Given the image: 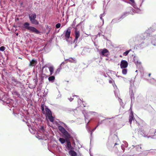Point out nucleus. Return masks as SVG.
Here are the masks:
<instances>
[{
    "mask_svg": "<svg viewBox=\"0 0 156 156\" xmlns=\"http://www.w3.org/2000/svg\"><path fill=\"white\" fill-rule=\"evenodd\" d=\"M113 84V86L114 87H115L114 84Z\"/></svg>",
    "mask_w": 156,
    "mask_h": 156,
    "instance_id": "6e6d98bb",
    "label": "nucleus"
},
{
    "mask_svg": "<svg viewBox=\"0 0 156 156\" xmlns=\"http://www.w3.org/2000/svg\"><path fill=\"white\" fill-rule=\"evenodd\" d=\"M129 93L130 95V97L131 98L132 101L133 99H134V94L133 93V90H130L129 91Z\"/></svg>",
    "mask_w": 156,
    "mask_h": 156,
    "instance_id": "f3484780",
    "label": "nucleus"
},
{
    "mask_svg": "<svg viewBox=\"0 0 156 156\" xmlns=\"http://www.w3.org/2000/svg\"><path fill=\"white\" fill-rule=\"evenodd\" d=\"M60 69H58L56 71V73H59L60 71Z\"/></svg>",
    "mask_w": 156,
    "mask_h": 156,
    "instance_id": "ea45409f",
    "label": "nucleus"
},
{
    "mask_svg": "<svg viewBox=\"0 0 156 156\" xmlns=\"http://www.w3.org/2000/svg\"><path fill=\"white\" fill-rule=\"evenodd\" d=\"M44 67H48L50 72V75H52L53 73L54 69V67L53 66H48V65L47 64L44 66L43 67V68Z\"/></svg>",
    "mask_w": 156,
    "mask_h": 156,
    "instance_id": "6e6552de",
    "label": "nucleus"
},
{
    "mask_svg": "<svg viewBox=\"0 0 156 156\" xmlns=\"http://www.w3.org/2000/svg\"><path fill=\"white\" fill-rule=\"evenodd\" d=\"M99 51L100 55L107 56L108 55V51L107 49L105 48L100 49Z\"/></svg>",
    "mask_w": 156,
    "mask_h": 156,
    "instance_id": "39448f33",
    "label": "nucleus"
},
{
    "mask_svg": "<svg viewBox=\"0 0 156 156\" xmlns=\"http://www.w3.org/2000/svg\"><path fill=\"white\" fill-rule=\"evenodd\" d=\"M66 148L67 150L70 151L73 150L74 148L72 146L69 140H67L66 143Z\"/></svg>",
    "mask_w": 156,
    "mask_h": 156,
    "instance_id": "20e7f679",
    "label": "nucleus"
},
{
    "mask_svg": "<svg viewBox=\"0 0 156 156\" xmlns=\"http://www.w3.org/2000/svg\"><path fill=\"white\" fill-rule=\"evenodd\" d=\"M117 144H117L116 143H115V144L114 146H115L116 145H117Z\"/></svg>",
    "mask_w": 156,
    "mask_h": 156,
    "instance_id": "3c124183",
    "label": "nucleus"
},
{
    "mask_svg": "<svg viewBox=\"0 0 156 156\" xmlns=\"http://www.w3.org/2000/svg\"><path fill=\"white\" fill-rule=\"evenodd\" d=\"M68 61L71 62H73V59L71 58V59H69L67 60Z\"/></svg>",
    "mask_w": 156,
    "mask_h": 156,
    "instance_id": "e433bc0d",
    "label": "nucleus"
},
{
    "mask_svg": "<svg viewBox=\"0 0 156 156\" xmlns=\"http://www.w3.org/2000/svg\"><path fill=\"white\" fill-rule=\"evenodd\" d=\"M104 16V14H102L100 15V19L103 21V22H104V20L102 19V17Z\"/></svg>",
    "mask_w": 156,
    "mask_h": 156,
    "instance_id": "2f4dec72",
    "label": "nucleus"
},
{
    "mask_svg": "<svg viewBox=\"0 0 156 156\" xmlns=\"http://www.w3.org/2000/svg\"><path fill=\"white\" fill-rule=\"evenodd\" d=\"M5 48L4 46H1L0 47V50L2 51H3L5 50Z\"/></svg>",
    "mask_w": 156,
    "mask_h": 156,
    "instance_id": "7c9ffc66",
    "label": "nucleus"
},
{
    "mask_svg": "<svg viewBox=\"0 0 156 156\" xmlns=\"http://www.w3.org/2000/svg\"><path fill=\"white\" fill-rule=\"evenodd\" d=\"M36 17V16L35 13H31L29 15V18L30 21L35 19Z\"/></svg>",
    "mask_w": 156,
    "mask_h": 156,
    "instance_id": "ddd939ff",
    "label": "nucleus"
},
{
    "mask_svg": "<svg viewBox=\"0 0 156 156\" xmlns=\"http://www.w3.org/2000/svg\"><path fill=\"white\" fill-rule=\"evenodd\" d=\"M130 0V1H133V0Z\"/></svg>",
    "mask_w": 156,
    "mask_h": 156,
    "instance_id": "052dcab7",
    "label": "nucleus"
},
{
    "mask_svg": "<svg viewBox=\"0 0 156 156\" xmlns=\"http://www.w3.org/2000/svg\"><path fill=\"white\" fill-rule=\"evenodd\" d=\"M30 24L26 22L24 23L23 25L24 28L29 30L31 31L32 32L36 34H39L40 32L34 27L29 26Z\"/></svg>",
    "mask_w": 156,
    "mask_h": 156,
    "instance_id": "f03ea898",
    "label": "nucleus"
},
{
    "mask_svg": "<svg viewBox=\"0 0 156 156\" xmlns=\"http://www.w3.org/2000/svg\"><path fill=\"white\" fill-rule=\"evenodd\" d=\"M63 62H62V63L61 64V66L62 65V64H63Z\"/></svg>",
    "mask_w": 156,
    "mask_h": 156,
    "instance_id": "4d7b16f0",
    "label": "nucleus"
},
{
    "mask_svg": "<svg viewBox=\"0 0 156 156\" xmlns=\"http://www.w3.org/2000/svg\"><path fill=\"white\" fill-rule=\"evenodd\" d=\"M128 64L127 61L122 60H121L120 64V67L121 69L126 68L128 66Z\"/></svg>",
    "mask_w": 156,
    "mask_h": 156,
    "instance_id": "423d86ee",
    "label": "nucleus"
},
{
    "mask_svg": "<svg viewBox=\"0 0 156 156\" xmlns=\"http://www.w3.org/2000/svg\"><path fill=\"white\" fill-rule=\"evenodd\" d=\"M71 34V30L68 28L66 30L64 31L63 34L64 35V39L68 42V44H71L72 43V37H70Z\"/></svg>",
    "mask_w": 156,
    "mask_h": 156,
    "instance_id": "f257e3e1",
    "label": "nucleus"
},
{
    "mask_svg": "<svg viewBox=\"0 0 156 156\" xmlns=\"http://www.w3.org/2000/svg\"><path fill=\"white\" fill-rule=\"evenodd\" d=\"M69 154L71 156H77L76 153L73 150H71L69 151Z\"/></svg>",
    "mask_w": 156,
    "mask_h": 156,
    "instance_id": "2eb2a0df",
    "label": "nucleus"
},
{
    "mask_svg": "<svg viewBox=\"0 0 156 156\" xmlns=\"http://www.w3.org/2000/svg\"><path fill=\"white\" fill-rule=\"evenodd\" d=\"M16 36H18V33H16Z\"/></svg>",
    "mask_w": 156,
    "mask_h": 156,
    "instance_id": "864d4df0",
    "label": "nucleus"
},
{
    "mask_svg": "<svg viewBox=\"0 0 156 156\" xmlns=\"http://www.w3.org/2000/svg\"><path fill=\"white\" fill-rule=\"evenodd\" d=\"M104 120H101V121H100V122H99L98 123V124L97 125V126H98L100 125V124H101L102 123H103V121H104Z\"/></svg>",
    "mask_w": 156,
    "mask_h": 156,
    "instance_id": "c9c22d12",
    "label": "nucleus"
},
{
    "mask_svg": "<svg viewBox=\"0 0 156 156\" xmlns=\"http://www.w3.org/2000/svg\"><path fill=\"white\" fill-rule=\"evenodd\" d=\"M129 121L130 124H131L132 121L135 122L134 120V118L132 112H131L129 116Z\"/></svg>",
    "mask_w": 156,
    "mask_h": 156,
    "instance_id": "9d476101",
    "label": "nucleus"
},
{
    "mask_svg": "<svg viewBox=\"0 0 156 156\" xmlns=\"http://www.w3.org/2000/svg\"><path fill=\"white\" fill-rule=\"evenodd\" d=\"M127 71L126 69L124 68L122 69V73L123 74H126L127 73Z\"/></svg>",
    "mask_w": 156,
    "mask_h": 156,
    "instance_id": "c85d7f7f",
    "label": "nucleus"
},
{
    "mask_svg": "<svg viewBox=\"0 0 156 156\" xmlns=\"http://www.w3.org/2000/svg\"><path fill=\"white\" fill-rule=\"evenodd\" d=\"M151 73H149L148 75V76H151Z\"/></svg>",
    "mask_w": 156,
    "mask_h": 156,
    "instance_id": "603ef678",
    "label": "nucleus"
},
{
    "mask_svg": "<svg viewBox=\"0 0 156 156\" xmlns=\"http://www.w3.org/2000/svg\"><path fill=\"white\" fill-rule=\"evenodd\" d=\"M144 154H145V156L147 155V152H145Z\"/></svg>",
    "mask_w": 156,
    "mask_h": 156,
    "instance_id": "8fccbe9b",
    "label": "nucleus"
},
{
    "mask_svg": "<svg viewBox=\"0 0 156 156\" xmlns=\"http://www.w3.org/2000/svg\"><path fill=\"white\" fill-rule=\"evenodd\" d=\"M30 21L31 23L33 24L36 25H38L39 24V22L37 20H35V19H34V20H33Z\"/></svg>",
    "mask_w": 156,
    "mask_h": 156,
    "instance_id": "6ab92c4d",
    "label": "nucleus"
},
{
    "mask_svg": "<svg viewBox=\"0 0 156 156\" xmlns=\"http://www.w3.org/2000/svg\"><path fill=\"white\" fill-rule=\"evenodd\" d=\"M55 78L54 76H51L48 77V79L49 81H53L55 80Z\"/></svg>",
    "mask_w": 156,
    "mask_h": 156,
    "instance_id": "5701e85b",
    "label": "nucleus"
},
{
    "mask_svg": "<svg viewBox=\"0 0 156 156\" xmlns=\"http://www.w3.org/2000/svg\"><path fill=\"white\" fill-rule=\"evenodd\" d=\"M125 14H126V13H124V15H122V16L120 18V19H121V18H124V17L125 16H124V15H125Z\"/></svg>",
    "mask_w": 156,
    "mask_h": 156,
    "instance_id": "a18cd8bd",
    "label": "nucleus"
},
{
    "mask_svg": "<svg viewBox=\"0 0 156 156\" xmlns=\"http://www.w3.org/2000/svg\"><path fill=\"white\" fill-rule=\"evenodd\" d=\"M37 63V61L36 60L32 59L30 61L29 66H35Z\"/></svg>",
    "mask_w": 156,
    "mask_h": 156,
    "instance_id": "4468645a",
    "label": "nucleus"
},
{
    "mask_svg": "<svg viewBox=\"0 0 156 156\" xmlns=\"http://www.w3.org/2000/svg\"><path fill=\"white\" fill-rule=\"evenodd\" d=\"M131 2V5L135 9H133V12L139 13L140 12V10L138 9L136 6V3L134 2V0L130 1Z\"/></svg>",
    "mask_w": 156,
    "mask_h": 156,
    "instance_id": "7ed1b4c3",
    "label": "nucleus"
},
{
    "mask_svg": "<svg viewBox=\"0 0 156 156\" xmlns=\"http://www.w3.org/2000/svg\"><path fill=\"white\" fill-rule=\"evenodd\" d=\"M109 82L110 83H114V81L113 80H109Z\"/></svg>",
    "mask_w": 156,
    "mask_h": 156,
    "instance_id": "4c0bfd02",
    "label": "nucleus"
},
{
    "mask_svg": "<svg viewBox=\"0 0 156 156\" xmlns=\"http://www.w3.org/2000/svg\"><path fill=\"white\" fill-rule=\"evenodd\" d=\"M136 150L139 151H140V150L141 149V147L139 145H137L136 146Z\"/></svg>",
    "mask_w": 156,
    "mask_h": 156,
    "instance_id": "bb28decb",
    "label": "nucleus"
},
{
    "mask_svg": "<svg viewBox=\"0 0 156 156\" xmlns=\"http://www.w3.org/2000/svg\"><path fill=\"white\" fill-rule=\"evenodd\" d=\"M59 140L61 142L62 144H63L65 142L66 143V140L63 139L62 138H60L59 139Z\"/></svg>",
    "mask_w": 156,
    "mask_h": 156,
    "instance_id": "a211bd4d",
    "label": "nucleus"
},
{
    "mask_svg": "<svg viewBox=\"0 0 156 156\" xmlns=\"http://www.w3.org/2000/svg\"><path fill=\"white\" fill-rule=\"evenodd\" d=\"M144 132L146 134L148 135L149 134L147 132H146L145 131H144Z\"/></svg>",
    "mask_w": 156,
    "mask_h": 156,
    "instance_id": "de8ad7c7",
    "label": "nucleus"
},
{
    "mask_svg": "<svg viewBox=\"0 0 156 156\" xmlns=\"http://www.w3.org/2000/svg\"><path fill=\"white\" fill-rule=\"evenodd\" d=\"M48 119L51 122H53L54 121V118L52 116V115H50V116H48Z\"/></svg>",
    "mask_w": 156,
    "mask_h": 156,
    "instance_id": "b1692460",
    "label": "nucleus"
},
{
    "mask_svg": "<svg viewBox=\"0 0 156 156\" xmlns=\"http://www.w3.org/2000/svg\"><path fill=\"white\" fill-rule=\"evenodd\" d=\"M124 142H125V147H127V142H126V141H125Z\"/></svg>",
    "mask_w": 156,
    "mask_h": 156,
    "instance_id": "37998d69",
    "label": "nucleus"
},
{
    "mask_svg": "<svg viewBox=\"0 0 156 156\" xmlns=\"http://www.w3.org/2000/svg\"><path fill=\"white\" fill-rule=\"evenodd\" d=\"M27 125L29 127L31 128L32 129H33L32 128L31 126L30 125H29V123H27Z\"/></svg>",
    "mask_w": 156,
    "mask_h": 156,
    "instance_id": "58836bf2",
    "label": "nucleus"
},
{
    "mask_svg": "<svg viewBox=\"0 0 156 156\" xmlns=\"http://www.w3.org/2000/svg\"><path fill=\"white\" fill-rule=\"evenodd\" d=\"M89 122V121L87 122V124H86V128L87 129H88V124Z\"/></svg>",
    "mask_w": 156,
    "mask_h": 156,
    "instance_id": "a19ab883",
    "label": "nucleus"
},
{
    "mask_svg": "<svg viewBox=\"0 0 156 156\" xmlns=\"http://www.w3.org/2000/svg\"><path fill=\"white\" fill-rule=\"evenodd\" d=\"M45 110L46 111L47 114L48 116L51 115V112L49 109L48 108H46Z\"/></svg>",
    "mask_w": 156,
    "mask_h": 156,
    "instance_id": "4be33fe9",
    "label": "nucleus"
},
{
    "mask_svg": "<svg viewBox=\"0 0 156 156\" xmlns=\"http://www.w3.org/2000/svg\"><path fill=\"white\" fill-rule=\"evenodd\" d=\"M19 82L14 77H12L11 78V83L13 85H16Z\"/></svg>",
    "mask_w": 156,
    "mask_h": 156,
    "instance_id": "f8f14e48",
    "label": "nucleus"
},
{
    "mask_svg": "<svg viewBox=\"0 0 156 156\" xmlns=\"http://www.w3.org/2000/svg\"><path fill=\"white\" fill-rule=\"evenodd\" d=\"M61 24L60 23H58L56 25L55 27L57 28H58L60 27Z\"/></svg>",
    "mask_w": 156,
    "mask_h": 156,
    "instance_id": "c756f323",
    "label": "nucleus"
},
{
    "mask_svg": "<svg viewBox=\"0 0 156 156\" xmlns=\"http://www.w3.org/2000/svg\"><path fill=\"white\" fill-rule=\"evenodd\" d=\"M7 96L6 95H4L1 99H0L2 101L6 104L9 103V101L8 100V98L7 97Z\"/></svg>",
    "mask_w": 156,
    "mask_h": 156,
    "instance_id": "1a4fd4ad",
    "label": "nucleus"
},
{
    "mask_svg": "<svg viewBox=\"0 0 156 156\" xmlns=\"http://www.w3.org/2000/svg\"><path fill=\"white\" fill-rule=\"evenodd\" d=\"M130 51H131V50H130L129 51H127L125 52H124L123 53V55L125 56H126L128 54Z\"/></svg>",
    "mask_w": 156,
    "mask_h": 156,
    "instance_id": "cd10ccee",
    "label": "nucleus"
},
{
    "mask_svg": "<svg viewBox=\"0 0 156 156\" xmlns=\"http://www.w3.org/2000/svg\"><path fill=\"white\" fill-rule=\"evenodd\" d=\"M46 28L48 30H49V31H50L51 30V27L49 26H47Z\"/></svg>",
    "mask_w": 156,
    "mask_h": 156,
    "instance_id": "72a5a7b5",
    "label": "nucleus"
},
{
    "mask_svg": "<svg viewBox=\"0 0 156 156\" xmlns=\"http://www.w3.org/2000/svg\"><path fill=\"white\" fill-rule=\"evenodd\" d=\"M75 38L74 41H76L77 40L78 38L80 36V32L79 31L77 30L76 29L75 30Z\"/></svg>",
    "mask_w": 156,
    "mask_h": 156,
    "instance_id": "9b49d317",
    "label": "nucleus"
},
{
    "mask_svg": "<svg viewBox=\"0 0 156 156\" xmlns=\"http://www.w3.org/2000/svg\"><path fill=\"white\" fill-rule=\"evenodd\" d=\"M44 109V108H42V110H43Z\"/></svg>",
    "mask_w": 156,
    "mask_h": 156,
    "instance_id": "5fc2aeb1",
    "label": "nucleus"
},
{
    "mask_svg": "<svg viewBox=\"0 0 156 156\" xmlns=\"http://www.w3.org/2000/svg\"><path fill=\"white\" fill-rule=\"evenodd\" d=\"M123 148V147H122V149H123V148Z\"/></svg>",
    "mask_w": 156,
    "mask_h": 156,
    "instance_id": "13d9d810",
    "label": "nucleus"
},
{
    "mask_svg": "<svg viewBox=\"0 0 156 156\" xmlns=\"http://www.w3.org/2000/svg\"><path fill=\"white\" fill-rule=\"evenodd\" d=\"M89 50L88 48H84L83 50L82 53H83V54H84L85 53H86V52H89Z\"/></svg>",
    "mask_w": 156,
    "mask_h": 156,
    "instance_id": "393cba45",
    "label": "nucleus"
},
{
    "mask_svg": "<svg viewBox=\"0 0 156 156\" xmlns=\"http://www.w3.org/2000/svg\"><path fill=\"white\" fill-rule=\"evenodd\" d=\"M63 136L65 138L66 140H68L71 138V136L68 132L66 130L62 133Z\"/></svg>",
    "mask_w": 156,
    "mask_h": 156,
    "instance_id": "0eeeda50",
    "label": "nucleus"
},
{
    "mask_svg": "<svg viewBox=\"0 0 156 156\" xmlns=\"http://www.w3.org/2000/svg\"><path fill=\"white\" fill-rule=\"evenodd\" d=\"M151 136H149L148 137V138H149V137H150Z\"/></svg>",
    "mask_w": 156,
    "mask_h": 156,
    "instance_id": "bf43d9fd",
    "label": "nucleus"
},
{
    "mask_svg": "<svg viewBox=\"0 0 156 156\" xmlns=\"http://www.w3.org/2000/svg\"><path fill=\"white\" fill-rule=\"evenodd\" d=\"M69 99L70 101H72V100H73V98H69Z\"/></svg>",
    "mask_w": 156,
    "mask_h": 156,
    "instance_id": "79ce46f5",
    "label": "nucleus"
},
{
    "mask_svg": "<svg viewBox=\"0 0 156 156\" xmlns=\"http://www.w3.org/2000/svg\"><path fill=\"white\" fill-rule=\"evenodd\" d=\"M135 58H136V57H134V62H135V63L136 64H138V61L137 60H136L135 59Z\"/></svg>",
    "mask_w": 156,
    "mask_h": 156,
    "instance_id": "f704fd0d",
    "label": "nucleus"
},
{
    "mask_svg": "<svg viewBox=\"0 0 156 156\" xmlns=\"http://www.w3.org/2000/svg\"><path fill=\"white\" fill-rule=\"evenodd\" d=\"M58 128L62 133L66 130L63 127L61 126H58Z\"/></svg>",
    "mask_w": 156,
    "mask_h": 156,
    "instance_id": "dca6fc26",
    "label": "nucleus"
},
{
    "mask_svg": "<svg viewBox=\"0 0 156 156\" xmlns=\"http://www.w3.org/2000/svg\"><path fill=\"white\" fill-rule=\"evenodd\" d=\"M44 127L42 126H40V128H39V131L41 133H42L44 132Z\"/></svg>",
    "mask_w": 156,
    "mask_h": 156,
    "instance_id": "a878e982",
    "label": "nucleus"
},
{
    "mask_svg": "<svg viewBox=\"0 0 156 156\" xmlns=\"http://www.w3.org/2000/svg\"><path fill=\"white\" fill-rule=\"evenodd\" d=\"M135 122H136V124L137 125V126H138V123L136 121V120H135Z\"/></svg>",
    "mask_w": 156,
    "mask_h": 156,
    "instance_id": "49530a36",
    "label": "nucleus"
},
{
    "mask_svg": "<svg viewBox=\"0 0 156 156\" xmlns=\"http://www.w3.org/2000/svg\"><path fill=\"white\" fill-rule=\"evenodd\" d=\"M50 33V31H49V30H48V32H47V33H46V34L47 35H48Z\"/></svg>",
    "mask_w": 156,
    "mask_h": 156,
    "instance_id": "c03bdc74",
    "label": "nucleus"
},
{
    "mask_svg": "<svg viewBox=\"0 0 156 156\" xmlns=\"http://www.w3.org/2000/svg\"><path fill=\"white\" fill-rule=\"evenodd\" d=\"M98 126H97L94 129H93L91 131V135L92 134V133L96 129V128L98 127Z\"/></svg>",
    "mask_w": 156,
    "mask_h": 156,
    "instance_id": "473e14b6",
    "label": "nucleus"
},
{
    "mask_svg": "<svg viewBox=\"0 0 156 156\" xmlns=\"http://www.w3.org/2000/svg\"><path fill=\"white\" fill-rule=\"evenodd\" d=\"M119 19H113L112 22L111 23L112 24L115 23L119 22Z\"/></svg>",
    "mask_w": 156,
    "mask_h": 156,
    "instance_id": "aec40b11",
    "label": "nucleus"
},
{
    "mask_svg": "<svg viewBox=\"0 0 156 156\" xmlns=\"http://www.w3.org/2000/svg\"><path fill=\"white\" fill-rule=\"evenodd\" d=\"M64 125H65V124L64 123H62Z\"/></svg>",
    "mask_w": 156,
    "mask_h": 156,
    "instance_id": "680f3d73",
    "label": "nucleus"
},
{
    "mask_svg": "<svg viewBox=\"0 0 156 156\" xmlns=\"http://www.w3.org/2000/svg\"><path fill=\"white\" fill-rule=\"evenodd\" d=\"M85 121L86 122H87V119L85 117Z\"/></svg>",
    "mask_w": 156,
    "mask_h": 156,
    "instance_id": "09e8293b",
    "label": "nucleus"
},
{
    "mask_svg": "<svg viewBox=\"0 0 156 156\" xmlns=\"http://www.w3.org/2000/svg\"><path fill=\"white\" fill-rule=\"evenodd\" d=\"M156 36H155L154 38H153L152 39V40L151 41V43L152 44L154 45H155L156 44Z\"/></svg>",
    "mask_w": 156,
    "mask_h": 156,
    "instance_id": "412c9836",
    "label": "nucleus"
}]
</instances>
